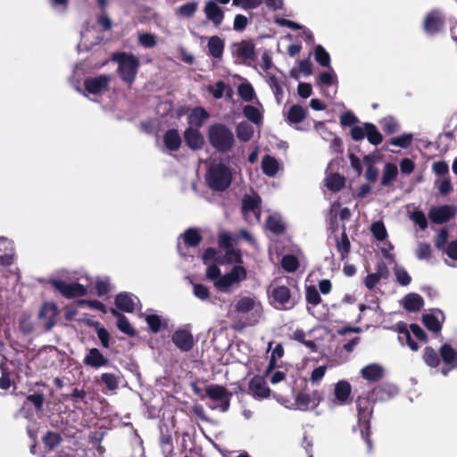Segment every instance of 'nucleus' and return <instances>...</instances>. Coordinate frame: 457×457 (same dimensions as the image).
I'll use <instances>...</instances> for the list:
<instances>
[{
    "label": "nucleus",
    "instance_id": "bb28decb",
    "mask_svg": "<svg viewBox=\"0 0 457 457\" xmlns=\"http://www.w3.org/2000/svg\"><path fill=\"white\" fill-rule=\"evenodd\" d=\"M187 247H197L203 241V237L199 230L195 228H189L181 235Z\"/></svg>",
    "mask_w": 457,
    "mask_h": 457
},
{
    "label": "nucleus",
    "instance_id": "6e6552de",
    "mask_svg": "<svg viewBox=\"0 0 457 457\" xmlns=\"http://www.w3.org/2000/svg\"><path fill=\"white\" fill-rule=\"evenodd\" d=\"M271 298L277 309L288 310L295 306L291 291L287 286L275 287L271 291Z\"/></svg>",
    "mask_w": 457,
    "mask_h": 457
},
{
    "label": "nucleus",
    "instance_id": "1a4fd4ad",
    "mask_svg": "<svg viewBox=\"0 0 457 457\" xmlns=\"http://www.w3.org/2000/svg\"><path fill=\"white\" fill-rule=\"evenodd\" d=\"M171 341L181 352H189L194 347V337L187 328L176 329Z\"/></svg>",
    "mask_w": 457,
    "mask_h": 457
},
{
    "label": "nucleus",
    "instance_id": "aec40b11",
    "mask_svg": "<svg viewBox=\"0 0 457 457\" xmlns=\"http://www.w3.org/2000/svg\"><path fill=\"white\" fill-rule=\"evenodd\" d=\"M259 309H261V303H257L254 298L249 296L241 297L235 305L236 312L244 314L254 311L258 317L261 316Z\"/></svg>",
    "mask_w": 457,
    "mask_h": 457
},
{
    "label": "nucleus",
    "instance_id": "864d4df0",
    "mask_svg": "<svg viewBox=\"0 0 457 457\" xmlns=\"http://www.w3.org/2000/svg\"><path fill=\"white\" fill-rule=\"evenodd\" d=\"M244 115L254 124L262 121V114L258 108L253 105H245L243 109Z\"/></svg>",
    "mask_w": 457,
    "mask_h": 457
},
{
    "label": "nucleus",
    "instance_id": "7ed1b4c3",
    "mask_svg": "<svg viewBox=\"0 0 457 457\" xmlns=\"http://www.w3.org/2000/svg\"><path fill=\"white\" fill-rule=\"evenodd\" d=\"M232 179V170L221 162L212 164L205 174L207 186L216 192L227 190L231 185Z\"/></svg>",
    "mask_w": 457,
    "mask_h": 457
},
{
    "label": "nucleus",
    "instance_id": "cd10ccee",
    "mask_svg": "<svg viewBox=\"0 0 457 457\" xmlns=\"http://www.w3.org/2000/svg\"><path fill=\"white\" fill-rule=\"evenodd\" d=\"M295 409L302 411H312L315 408H312V403L311 400V395L309 393L305 391H300L295 397Z\"/></svg>",
    "mask_w": 457,
    "mask_h": 457
},
{
    "label": "nucleus",
    "instance_id": "09e8293b",
    "mask_svg": "<svg viewBox=\"0 0 457 457\" xmlns=\"http://www.w3.org/2000/svg\"><path fill=\"white\" fill-rule=\"evenodd\" d=\"M281 267L287 272H295L299 268V261L293 254H286L282 257Z\"/></svg>",
    "mask_w": 457,
    "mask_h": 457
},
{
    "label": "nucleus",
    "instance_id": "a211bd4d",
    "mask_svg": "<svg viewBox=\"0 0 457 457\" xmlns=\"http://www.w3.org/2000/svg\"><path fill=\"white\" fill-rule=\"evenodd\" d=\"M204 13L206 18L216 27L220 26L224 20V12L222 9L212 0L208 1L205 4Z\"/></svg>",
    "mask_w": 457,
    "mask_h": 457
},
{
    "label": "nucleus",
    "instance_id": "a18cd8bd",
    "mask_svg": "<svg viewBox=\"0 0 457 457\" xmlns=\"http://www.w3.org/2000/svg\"><path fill=\"white\" fill-rule=\"evenodd\" d=\"M314 56L316 62L322 67H329L330 66V55L325 50V48L317 45L314 49Z\"/></svg>",
    "mask_w": 457,
    "mask_h": 457
},
{
    "label": "nucleus",
    "instance_id": "4468645a",
    "mask_svg": "<svg viewBox=\"0 0 457 457\" xmlns=\"http://www.w3.org/2000/svg\"><path fill=\"white\" fill-rule=\"evenodd\" d=\"M57 314L58 309L54 303H46L42 305L38 318L41 320L46 319V321L43 322V326L46 331L51 330L54 326Z\"/></svg>",
    "mask_w": 457,
    "mask_h": 457
},
{
    "label": "nucleus",
    "instance_id": "bf43d9fd",
    "mask_svg": "<svg viewBox=\"0 0 457 457\" xmlns=\"http://www.w3.org/2000/svg\"><path fill=\"white\" fill-rule=\"evenodd\" d=\"M411 141L412 136L411 134H403L399 137H393L390 140V144L402 148H407L411 144Z\"/></svg>",
    "mask_w": 457,
    "mask_h": 457
},
{
    "label": "nucleus",
    "instance_id": "f8f14e48",
    "mask_svg": "<svg viewBox=\"0 0 457 457\" xmlns=\"http://www.w3.org/2000/svg\"><path fill=\"white\" fill-rule=\"evenodd\" d=\"M83 363L85 366L99 369L109 366L110 360L98 348H90L83 359Z\"/></svg>",
    "mask_w": 457,
    "mask_h": 457
},
{
    "label": "nucleus",
    "instance_id": "774afa93",
    "mask_svg": "<svg viewBox=\"0 0 457 457\" xmlns=\"http://www.w3.org/2000/svg\"><path fill=\"white\" fill-rule=\"evenodd\" d=\"M411 219L420 229L424 230L428 228V220L422 211H415L411 214Z\"/></svg>",
    "mask_w": 457,
    "mask_h": 457
},
{
    "label": "nucleus",
    "instance_id": "ea45409f",
    "mask_svg": "<svg viewBox=\"0 0 457 457\" xmlns=\"http://www.w3.org/2000/svg\"><path fill=\"white\" fill-rule=\"evenodd\" d=\"M423 325L431 332L438 333L442 329V324L438 319L432 313H426L422 315Z\"/></svg>",
    "mask_w": 457,
    "mask_h": 457
},
{
    "label": "nucleus",
    "instance_id": "5701e85b",
    "mask_svg": "<svg viewBox=\"0 0 457 457\" xmlns=\"http://www.w3.org/2000/svg\"><path fill=\"white\" fill-rule=\"evenodd\" d=\"M114 303L117 309L125 312H133L135 310V303L132 295L127 292H121L115 296Z\"/></svg>",
    "mask_w": 457,
    "mask_h": 457
},
{
    "label": "nucleus",
    "instance_id": "052dcab7",
    "mask_svg": "<svg viewBox=\"0 0 457 457\" xmlns=\"http://www.w3.org/2000/svg\"><path fill=\"white\" fill-rule=\"evenodd\" d=\"M193 293L195 297L199 298L202 301L207 300L210 298V291L209 288L199 283H195L193 286Z\"/></svg>",
    "mask_w": 457,
    "mask_h": 457
},
{
    "label": "nucleus",
    "instance_id": "a878e982",
    "mask_svg": "<svg viewBox=\"0 0 457 457\" xmlns=\"http://www.w3.org/2000/svg\"><path fill=\"white\" fill-rule=\"evenodd\" d=\"M236 54L239 58L253 61L255 59L254 44L251 40L241 41L236 50Z\"/></svg>",
    "mask_w": 457,
    "mask_h": 457
},
{
    "label": "nucleus",
    "instance_id": "e2e57ef3",
    "mask_svg": "<svg viewBox=\"0 0 457 457\" xmlns=\"http://www.w3.org/2000/svg\"><path fill=\"white\" fill-rule=\"evenodd\" d=\"M218 244L226 250L233 248V238L228 232L223 231L219 234Z\"/></svg>",
    "mask_w": 457,
    "mask_h": 457
},
{
    "label": "nucleus",
    "instance_id": "6ab92c4d",
    "mask_svg": "<svg viewBox=\"0 0 457 457\" xmlns=\"http://www.w3.org/2000/svg\"><path fill=\"white\" fill-rule=\"evenodd\" d=\"M352 393V386L346 380H339L335 385L334 395L335 401L339 405H345L348 403V399Z\"/></svg>",
    "mask_w": 457,
    "mask_h": 457
},
{
    "label": "nucleus",
    "instance_id": "c85d7f7f",
    "mask_svg": "<svg viewBox=\"0 0 457 457\" xmlns=\"http://www.w3.org/2000/svg\"><path fill=\"white\" fill-rule=\"evenodd\" d=\"M224 41L220 37L212 36L209 38L207 45L208 52L209 54L213 58H221L224 51Z\"/></svg>",
    "mask_w": 457,
    "mask_h": 457
},
{
    "label": "nucleus",
    "instance_id": "4be33fe9",
    "mask_svg": "<svg viewBox=\"0 0 457 457\" xmlns=\"http://www.w3.org/2000/svg\"><path fill=\"white\" fill-rule=\"evenodd\" d=\"M361 377L371 382L378 381L384 376V369L377 363L369 364L361 370Z\"/></svg>",
    "mask_w": 457,
    "mask_h": 457
},
{
    "label": "nucleus",
    "instance_id": "412c9836",
    "mask_svg": "<svg viewBox=\"0 0 457 457\" xmlns=\"http://www.w3.org/2000/svg\"><path fill=\"white\" fill-rule=\"evenodd\" d=\"M181 137L176 129H168L163 135L165 147L172 152L178 151L181 146Z\"/></svg>",
    "mask_w": 457,
    "mask_h": 457
},
{
    "label": "nucleus",
    "instance_id": "2f4dec72",
    "mask_svg": "<svg viewBox=\"0 0 457 457\" xmlns=\"http://www.w3.org/2000/svg\"><path fill=\"white\" fill-rule=\"evenodd\" d=\"M337 249L340 253L341 261H345L351 251V243L345 229L343 230L341 237L336 238Z\"/></svg>",
    "mask_w": 457,
    "mask_h": 457
},
{
    "label": "nucleus",
    "instance_id": "f704fd0d",
    "mask_svg": "<svg viewBox=\"0 0 457 457\" xmlns=\"http://www.w3.org/2000/svg\"><path fill=\"white\" fill-rule=\"evenodd\" d=\"M366 135L368 141L374 145H378L383 141V136L373 123L365 122Z\"/></svg>",
    "mask_w": 457,
    "mask_h": 457
},
{
    "label": "nucleus",
    "instance_id": "3c124183",
    "mask_svg": "<svg viewBox=\"0 0 457 457\" xmlns=\"http://www.w3.org/2000/svg\"><path fill=\"white\" fill-rule=\"evenodd\" d=\"M306 302L312 306H317L321 303V297L315 286H308L305 290Z\"/></svg>",
    "mask_w": 457,
    "mask_h": 457
},
{
    "label": "nucleus",
    "instance_id": "c9c22d12",
    "mask_svg": "<svg viewBox=\"0 0 457 457\" xmlns=\"http://www.w3.org/2000/svg\"><path fill=\"white\" fill-rule=\"evenodd\" d=\"M209 113L203 107H195L188 116L189 123L195 127H201L204 121L208 119Z\"/></svg>",
    "mask_w": 457,
    "mask_h": 457
},
{
    "label": "nucleus",
    "instance_id": "c03bdc74",
    "mask_svg": "<svg viewBox=\"0 0 457 457\" xmlns=\"http://www.w3.org/2000/svg\"><path fill=\"white\" fill-rule=\"evenodd\" d=\"M423 361L428 366L431 368H436L440 362L437 353L431 346L425 347L423 353Z\"/></svg>",
    "mask_w": 457,
    "mask_h": 457
},
{
    "label": "nucleus",
    "instance_id": "20e7f679",
    "mask_svg": "<svg viewBox=\"0 0 457 457\" xmlns=\"http://www.w3.org/2000/svg\"><path fill=\"white\" fill-rule=\"evenodd\" d=\"M112 60L118 64L117 72L120 79L132 85L140 66L138 58L132 53L117 52L112 54Z\"/></svg>",
    "mask_w": 457,
    "mask_h": 457
},
{
    "label": "nucleus",
    "instance_id": "dca6fc26",
    "mask_svg": "<svg viewBox=\"0 0 457 457\" xmlns=\"http://www.w3.org/2000/svg\"><path fill=\"white\" fill-rule=\"evenodd\" d=\"M248 387L256 398H267L270 396V389L263 377L254 376L249 381Z\"/></svg>",
    "mask_w": 457,
    "mask_h": 457
},
{
    "label": "nucleus",
    "instance_id": "4d7b16f0",
    "mask_svg": "<svg viewBox=\"0 0 457 457\" xmlns=\"http://www.w3.org/2000/svg\"><path fill=\"white\" fill-rule=\"evenodd\" d=\"M237 91L240 97L245 102L252 101L254 96L253 87L249 83L239 85Z\"/></svg>",
    "mask_w": 457,
    "mask_h": 457
},
{
    "label": "nucleus",
    "instance_id": "7c9ffc66",
    "mask_svg": "<svg viewBox=\"0 0 457 457\" xmlns=\"http://www.w3.org/2000/svg\"><path fill=\"white\" fill-rule=\"evenodd\" d=\"M262 172L269 177H274L279 169L277 159L273 156L266 154L262 160Z\"/></svg>",
    "mask_w": 457,
    "mask_h": 457
},
{
    "label": "nucleus",
    "instance_id": "338daca9",
    "mask_svg": "<svg viewBox=\"0 0 457 457\" xmlns=\"http://www.w3.org/2000/svg\"><path fill=\"white\" fill-rule=\"evenodd\" d=\"M359 121L352 112H345L340 116V124L344 127H353Z\"/></svg>",
    "mask_w": 457,
    "mask_h": 457
},
{
    "label": "nucleus",
    "instance_id": "9b49d317",
    "mask_svg": "<svg viewBox=\"0 0 457 457\" xmlns=\"http://www.w3.org/2000/svg\"><path fill=\"white\" fill-rule=\"evenodd\" d=\"M456 213V207L445 204L432 207L428 212V218L435 224H444L449 221Z\"/></svg>",
    "mask_w": 457,
    "mask_h": 457
},
{
    "label": "nucleus",
    "instance_id": "423d86ee",
    "mask_svg": "<svg viewBox=\"0 0 457 457\" xmlns=\"http://www.w3.org/2000/svg\"><path fill=\"white\" fill-rule=\"evenodd\" d=\"M246 270L241 265H236L231 269L229 272L226 273L217 281H215L214 286L219 290H225L234 284L244 281L246 279Z\"/></svg>",
    "mask_w": 457,
    "mask_h": 457
},
{
    "label": "nucleus",
    "instance_id": "393cba45",
    "mask_svg": "<svg viewBox=\"0 0 457 457\" xmlns=\"http://www.w3.org/2000/svg\"><path fill=\"white\" fill-rule=\"evenodd\" d=\"M423 305V298L416 293L407 294L403 299V306L407 312H419Z\"/></svg>",
    "mask_w": 457,
    "mask_h": 457
},
{
    "label": "nucleus",
    "instance_id": "0e129e2a",
    "mask_svg": "<svg viewBox=\"0 0 457 457\" xmlns=\"http://www.w3.org/2000/svg\"><path fill=\"white\" fill-rule=\"evenodd\" d=\"M395 274L396 281L401 286H404V287L408 286L411 281V276L406 271V270H404L403 268H397L395 271Z\"/></svg>",
    "mask_w": 457,
    "mask_h": 457
},
{
    "label": "nucleus",
    "instance_id": "79ce46f5",
    "mask_svg": "<svg viewBox=\"0 0 457 457\" xmlns=\"http://www.w3.org/2000/svg\"><path fill=\"white\" fill-rule=\"evenodd\" d=\"M236 131L238 139L242 142H248L253 136V129L247 122H240Z\"/></svg>",
    "mask_w": 457,
    "mask_h": 457
},
{
    "label": "nucleus",
    "instance_id": "2eb2a0df",
    "mask_svg": "<svg viewBox=\"0 0 457 457\" xmlns=\"http://www.w3.org/2000/svg\"><path fill=\"white\" fill-rule=\"evenodd\" d=\"M445 21L436 11L429 12L424 20L423 29L426 33L435 35L438 33L444 26Z\"/></svg>",
    "mask_w": 457,
    "mask_h": 457
},
{
    "label": "nucleus",
    "instance_id": "f257e3e1",
    "mask_svg": "<svg viewBox=\"0 0 457 457\" xmlns=\"http://www.w3.org/2000/svg\"><path fill=\"white\" fill-rule=\"evenodd\" d=\"M397 393V387L389 384H383L375 386L370 391L369 396H358L355 401L357 425L353 428V430L355 431L357 428L360 429L361 436L366 443L368 453H372L373 451L370 420L373 415L374 403L377 401H387Z\"/></svg>",
    "mask_w": 457,
    "mask_h": 457
},
{
    "label": "nucleus",
    "instance_id": "f03ea898",
    "mask_svg": "<svg viewBox=\"0 0 457 457\" xmlns=\"http://www.w3.org/2000/svg\"><path fill=\"white\" fill-rule=\"evenodd\" d=\"M207 137L210 145L219 153L229 152L235 145L232 130L223 123H214L208 128Z\"/></svg>",
    "mask_w": 457,
    "mask_h": 457
},
{
    "label": "nucleus",
    "instance_id": "c756f323",
    "mask_svg": "<svg viewBox=\"0 0 457 457\" xmlns=\"http://www.w3.org/2000/svg\"><path fill=\"white\" fill-rule=\"evenodd\" d=\"M261 202L262 199L258 195H245L242 199V212L244 213L255 212L256 211L260 212Z\"/></svg>",
    "mask_w": 457,
    "mask_h": 457
},
{
    "label": "nucleus",
    "instance_id": "4c0bfd02",
    "mask_svg": "<svg viewBox=\"0 0 457 457\" xmlns=\"http://www.w3.org/2000/svg\"><path fill=\"white\" fill-rule=\"evenodd\" d=\"M145 321L149 327V329L152 333H158L162 328H166L168 324L165 320H162V318L157 314H149L145 317Z\"/></svg>",
    "mask_w": 457,
    "mask_h": 457
},
{
    "label": "nucleus",
    "instance_id": "680f3d73",
    "mask_svg": "<svg viewBox=\"0 0 457 457\" xmlns=\"http://www.w3.org/2000/svg\"><path fill=\"white\" fill-rule=\"evenodd\" d=\"M224 258L226 262L228 263L235 262L237 264H241L243 262V258L240 251L234 248L226 250Z\"/></svg>",
    "mask_w": 457,
    "mask_h": 457
},
{
    "label": "nucleus",
    "instance_id": "69168bd1",
    "mask_svg": "<svg viewBox=\"0 0 457 457\" xmlns=\"http://www.w3.org/2000/svg\"><path fill=\"white\" fill-rule=\"evenodd\" d=\"M87 396V392L84 389L75 387L71 394L63 396L64 400L71 401L75 403L83 401Z\"/></svg>",
    "mask_w": 457,
    "mask_h": 457
},
{
    "label": "nucleus",
    "instance_id": "473e14b6",
    "mask_svg": "<svg viewBox=\"0 0 457 457\" xmlns=\"http://www.w3.org/2000/svg\"><path fill=\"white\" fill-rule=\"evenodd\" d=\"M306 109L300 104H293L287 112V121L297 124L302 122L306 117Z\"/></svg>",
    "mask_w": 457,
    "mask_h": 457
},
{
    "label": "nucleus",
    "instance_id": "a19ab883",
    "mask_svg": "<svg viewBox=\"0 0 457 457\" xmlns=\"http://www.w3.org/2000/svg\"><path fill=\"white\" fill-rule=\"evenodd\" d=\"M198 8V3L196 1L187 2L180 5L176 10V15L183 18H192Z\"/></svg>",
    "mask_w": 457,
    "mask_h": 457
},
{
    "label": "nucleus",
    "instance_id": "0eeeda50",
    "mask_svg": "<svg viewBox=\"0 0 457 457\" xmlns=\"http://www.w3.org/2000/svg\"><path fill=\"white\" fill-rule=\"evenodd\" d=\"M205 393L211 400L220 403V411L226 412L229 409L232 393L228 391L226 387L220 385H211L205 388Z\"/></svg>",
    "mask_w": 457,
    "mask_h": 457
},
{
    "label": "nucleus",
    "instance_id": "37998d69",
    "mask_svg": "<svg viewBox=\"0 0 457 457\" xmlns=\"http://www.w3.org/2000/svg\"><path fill=\"white\" fill-rule=\"evenodd\" d=\"M46 448L52 450L61 444L62 438L60 434L53 431H47L42 438Z\"/></svg>",
    "mask_w": 457,
    "mask_h": 457
},
{
    "label": "nucleus",
    "instance_id": "6e6d98bb",
    "mask_svg": "<svg viewBox=\"0 0 457 457\" xmlns=\"http://www.w3.org/2000/svg\"><path fill=\"white\" fill-rule=\"evenodd\" d=\"M268 84L272 89L277 100L279 101L283 96V88L278 79L275 75H270L268 79Z\"/></svg>",
    "mask_w": 457,
    "mask_h": 457
},
{
    "label": "nucleus",
    "instance_id": "f3484780",
    "mask_svg": "<svg viewBox=\"0 0 457 457\" xmlns=\"http://www.w3.org/2000/svg\"><path fill=\"white\" fill-rule=\"evenodd\" d=\"M184 139L187 145L192 150L202 149L204 145V136L197 129L187 128L184 132Z\"/></svg>",
    "mask_w": 457,
    "mask_h": 457
},
{
    "label": "nucleus",
    "instance_id": "5fc2aeb1",
    "mask_svg": "<svg viewBox=\"0 0 457 457\" xmlns=\"http://www.w3.org/2000/svg\"><path fill=\"white\" fill-rule=\"evenodd\" d=\"M370 231L378 241H383L387 237L386 227L382 221H375L371 224Z\"/></svg>",
    "mask_w": 457,
    "mask_h": 457
},
{
    "label": "nucleus",
    "instance_id": "49530a36",
    "mask_svg": "<svg viewBox=\"0 0 457 457\" xmlns=\"http://www.w3.org/2000/svg\"><path fill=\"white\" fill-rule=\"evenodd\" d=\"M92 326L96 328V331L100 340L101 345L104 348L108 349L110 347L111 341V335L109 331L105 328L102 327L98 321L94 322Z\"/></svg>",
    "mask_w": 457,
    "mask_h": 457
},
{
    "label": "nucleus",
    "instance_id": "603ef678",
    "mask_svg": "<svg viewBox=\"0 0 457 457\" xmlns=\"http://www.w3.org/2000/svg\"><path fill=\"white\" fill-rule=\"evenodd\" d=\"M380 125L383 131L387 135L395 133L399 129L398 122L391 116L382 119Z\"/></svg>",
    "mask_w": 457,
    "mask_h": 457
},
{
    "label": "nucleus",
    "instance_id": "ddd939ff",
    "mask_svg": "<svg viewBox=\"0 0 457 457\" xmlns=\"http://www.w3.org/2000/svg\"><path fill=\"white\" fill-rule=\"evenodd\" d=\"M110 77L103 74L95 78H88L84 80L85 89L93 95L107 90L109 87Z\"/></svg>",
    "mask_w": 457,
    "mask_h": 457
},
{
    "label": "nucleus",
    "instance_id": "de8ad7c7",
    "mask_svg": "<svg viewBox=\"0 0 457 457\" xmlns=\"http://www.w3.org/2000/svg\"><path fill=\"white\" fill-rule=\"evenodd\" d=\"M266 224L269 230L275 235H281L286 230V227L282 220L274 216H269Z\"/></svg>",
    "mask_w": 457,
    "mask_h": 457
},
{
    "label": "nucleus",
    "instance_id": "8fccbe9b",
    "mask_svg": "<svg viewBox=\"0 0 457 457\" xmlns=\"http://www.w3.org/2000/svg\"><path fill=\"white\" fill-rule=\"evenodd\" d=\"M117 328L120 331L129 337L137 335L136 329L130 325L129 320L125 315H120V318L117 320Z\"/></svg>",
    "mask_w": 457,
    "mask_h": 457
},
{
    "label": "nucleus",
    "instance_id": "e433bc0d",
    "mask_svg": "<svg viewBox=\"0 0 457 457\" xmlns=\"http://www.w3.org/2000/svg\"><path fill=\"white\" fill-rule=\"evenodd\" d=\"M397 174V166L394 163H386L383 170L381 185L385 187L389 186L395 179Z\"/></svg>",
    "mask_w": 457,
    "mask_h": 457
},
{
    "label": "nucleus",
    "instance_id": "72a5a7b5",
    "mask_svg": "<svg viewBox=\"0 0 457 457\" xmlns=\"http://www.w3.org/2000/svg\"><path fill=\"white\" fill-rule=\"evenodd\" d=\"M442 361L445 364L454 365L457 361V351L447 343L443 344L439 349Z\"/></svg>",
    "mask_w": 457,
    "mask_h": 457
},
{
    "label": "nucleus",
    "instance_id": "9d476101",
    "mask_svg": "<svg viewBox=\"0 0 457 457\" xmlns=\"http://www.w3.org/2000/svg\"><path fill=\"white\" fill-rule=\"evenodd\" d=\"M29 403H31L34 405L35 410L37 411H42L44 409V403H45V396L42 392L34 393L31 395H28L26 396V400L24 401L22 406L21 407L19 412L21 416H23L25 419L30 420L33 417V412L28 407Z\"/></svg>",
    "mask_w": 457,
    "mask_h": 457
},
{
    "label": "nucleus",
    "instance_id": "39448f33",
    "mask_svg": "<svg viewBox=\"0 0 457 457\" xmlns=\"http://www.w3.org/2000/svg\"><path fill=\"white\" fill-rule=\"evenodd\" d=\"M49 283L67 299L84 296L87 294V288L78 282L68 283L60 278H52Z\"/></svg>",
    "mask_w": 457,
    "mask_h": 457
},
{
    "label": "nucleus",
    "instance_id": "58836bf2",
    "mask_svg": "<svg viewBox=\"0 0 457 457\" xmlns=\"http://www.w3.org/2000/svg\"><path fill=\"white\" fill-rule=\"evenodd\" d=\"M96 382L105 385L108 390L114 392L119 388L120 378L113 373H103L100 378H96Z\"/></svg>",
    "mask_w": 457,
    "mask_h": 457
},
{
    "label": "nucleus",
    "instance_id": "b1692460",
    "mask_svg": "<svg viewBox=\"0 0 457 457\" xmlns=\"http://www.w3.org/2000/svg\"><path fill=\"white\" fill-rule=\"evenodd\" d=\"M325 186L331 192H339L345 186V178L338 172H332L326 176Z\"/></svg>",
    "mask_w": 457,
    "mask_h": 457
},
{
    "label": "nucleus",
    "instance_id": "13d9d810",
    "mask_svg": "<svg viewBox=\"0 0 457 457\" xmlns=\"http://www.w3.org/2000/svg\"><path fill=\"white\" fill-rule=\"evenodd\" d=\"M139 44L145 48H153L156 46V37L152 33H142L138 36Z\"/></svg>",
    "mask_w": 457,
    "mask_h": 457
}]
</instances>
